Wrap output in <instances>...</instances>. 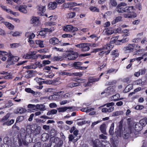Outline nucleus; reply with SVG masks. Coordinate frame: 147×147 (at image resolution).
Returning a JSON list of instances; mask_svg holds the SVG:
<instances>
[{"instance_id": "09e8293b", "label": "nucleus", "mask_w": 147, "mask_h": 147, "mask_svg": "<svg viewBox=\"0 0 147 147\" xmlns=\"http://www.w3.org/2000/svg\"><path fill=\"white\" fill-rule=\"evenodd\" d=\"M109 1L110 4L113 6H116L117 5L116 0H109Z\"/></svg>"}, {"instance_id": "f03ea898", "label": "nucleus", "mask_w": 147, "mask_h": 147, "mask_svg": "<svg viewBox=\"0 0 147 147\" xmlns=\"http://www.w3.org/2000/svg\"><path fill=\"white\" fill-rule=\"evenodd\" d=\"M136 44H127L123 49V51L126 53H129L133 51Z\"/></svg>"}, {"instance_id": "ddd939ff", "label": "nucleus", "mask_w": 147, "mask_h": 147, "mask_svg": "<svg viewBox=\"0 0 147 147\" xmlns=\"http://www.w3.org/2000/svg\"><path fill=\"white\" fill-rule=\"evenodd\" d=\"M49 42L51 44L53 45L59 44L60 43V41H59V40L55 37H53L51 38L49 40Z\"/></svg>"}, {"instance_id": "680f3d73", "label": "nucleus", "mask_w": 147, "mask_h": 147, "mask_svg": "<svg viewBox=\"0 0 147 147\" xmlns=\"http://www.w3.org/2000/svg\"><path fill=\"white\" fill-rule=\"evenodd\" d=\"M49 107L51 108H56L57 107V105L56 103L52 102L49 104Z\"/></svg>"}, {"instance_id": "5fc2aeb1", "label": "nucleus", "mask_w": 147, "mask_h": 147, "mask_svg": "<svg viewBox=\"0 0 147 147\" xmlns=\"http://www.w3.org/2000/svg\"><path fill=\"white\" fill-rule=\"evenodd\" d=\"M49 18H51L50 19V21L51 22H53L55 21L57 19V16H51L49 17Z\"/></svg>"}, {"instance_id": "49530a36", "label": "nucleus", "mask_w": 147, "mask_h": 147, "mask_svg": "<svg viewBox=\"0 0 147 147\" xmlns=\"http://www.w3.org/2000/svg\"><path fill=\"white\" fill-rule=\"evenodd\" d=\"M25 90L26 92L28 93H31L32 94H35V92L30 88H26L25 89Z\"/></svg>"}, {"instance_id": "052dcab7", "label": "nucleus", "mask_w": 147, "mask_h": 147, "mask_svg": "<svg viewBox=\"0 0 147 147\" xmlns=\"http://www.w3.org/2000/svg\"><path fill=\"white\" fill-rule=\"evenodd\" d=\"M13 103L11 101H8L6 104V107H10L13 106Z\"/></svg>"}, {"instance_id": "4468645a", "label": "nucleus", "mask_w": 147, "mask_h": 147, "mask_svg": "<svg viewBox=\"0 0 147 147\" xmlns=\"http://www.w3.org/2000/svg\"><path fill=\"white\" fill-rule=\"evenodd\" d=\"M38 17H34L32 18L31 20L32 23L38 26L40 23Z\"/></svg>"}, {"instance_id": "4be33fe9", "label": "nucleus", "mask_w": 147, "mask_h": 147, "mask_svg": "<svg viewBox=\"0 0 147 147\" xmlns=\"http://www.w3.org/2000/svg\"><path fill=\"white\" fill-rule=\"evenodd\" d=\"M64 93V92L62 91L56 92L54 94L49 96L48 98V99L49 100H54L56 96L60 95L61 94H63Z\"/></svg>"}, {"instance_id": "864d4df0", "label": "nucleus", "mask_w": 147, "mask_h": 147, "mask_svg": "<svg viewBox=\"0 0 147 147\" xmlns=\"http://www.w3.org/2000/svg\"><path fill=\"white\" fill-rule=\"evenodd\" d=\"M136 47L135 50L137 51L136 52L138 53V52H140L141 51L142 49H141V47L138 45H136L135 46Z\"/></svg>"}, {"instance_id": "473e14b6", "label": "nucleus", "mask_w": 147, "mask_h": 147, "mask_svg": "<svg viewBox=\"0 0 147 147\" xmlns=\"http://www.w3.org/2000/svg\"><path fill=\"white\" fill-rule=\"evenodd\" d=\"M122 17L121 16H118L116 17V18L112 22V24H114L116 23L119 22L121 20Z\"/></svg>"}, {"instance_id": "1a4fd4ad", "label": "nucleus", "mask_w": 147, "mask_h": 147, "mask_svg": "<svg viewBox=\"0 0 147 147\" xmlns=\"http://www.w3.org/2000/svg\"><path fill=\"white\" fill-rule=\"evenodd\" d=\"M0 74L3 75V78L7 80L12 78V76L7 72L4 71L0 72Z\"/></svg>"}, {"instance_id": "c756f323", "label": "nucleus", "mask_w": 147, "mask_h": 147, "mask_svg": "<svg viewBox=\"0 0 147 147\" xmlns=\"http://www.w3.org/2000/svg\"><path fill=\"white\" fill-rule=\"evenodd\" d=\"M35 43L40 48H43L44 47V44H43V41L39 40H37L35 41Z\"/></svg>"}, {"instance_id": "2f4dec72", "label": "nucleus", "mask_w": 147, "mask_h": 147, "mask_svg": "<svg viewBox=\"0 0 147 147\" xmlns=\"http://www.w3.org/2000/svg\"><path fill=\"white\" fill-rule=\"evenodd\" d=\"M80 84L79 83L71 82L67 85L68 87L70 88H73L77 86H79Z\"/></svg>"}, {"instance_id": "412c9836", "label": "nucleus", "mask_w": 147, "mask_h": 147, "mask_svg": "<svg viewBox=\"0 0 147 147\" xmlns=\"http://www.w3.org/2000/svg\"><path fill=\"white\" fill-rule=\"evenodd\" d=\"M72 26L71 25H67L64 26L63 29L65 31L70 32L72 31Z\"/></svg>"}, {"instance_id": "0e129e2a", "label": "nucleus", "mask_w": 147, "mask_h": 147, "mask_svg": "<svg viewBox=\"0 0 147 147\" xmlns=\"http://www.w3.org/2000/svg\"><path fill=\"white\" fill-rule=\"evenodd\" d=\"M115 71V69H114L111 68L109 69V70H107L104 72V73L106 74H110L111 73Z\"/></svg>"}, {"instance_id": "6e6552de", "label": "nucleus", "mask_w": 147, "mask_h": 147, "mask_svg": "<svg viewBox=\"0 0 147 147\" xmlns=\"http://www.w3.org/2000/svg\"><path fill=\"white\" fill-rule=\"evenodd\" d=\"M90 44L88 43H82V50L84 51H88L90 49Z\"/></svg>"}, {"instance_id": "c85d7f7f", "label": "nucleus", "mask_w": 147, "mask_h": 147, "mask_svg": "<svg viewBox=\"0 0 147 147\" xmlns=\"http://www.w3.org/2000/svg\"><path fill=\"white\" fill-rule=\"evenodd\" d=\"M133 88V85L132 84H129L125 87L124 91L125 92H127L132 89Z\"/></svg>"}, {"instance_id": "2eb2a0df", "label": "nucleus", "mask_w": 147, "mask_h": 147, "mask_svg": "<svg viewBox=\"0 0 147 147\" xmlns=\"http://www.w3.org/2000/svg\"><path fill=\"white\" fill-rule=\"evenodd\" d=\"M26 111V109L22 107H19L15 110V113H19L20 114H22L24 113Z\"/></svg>"}, {"instance_id": "9b49d317", "label": "nucleus", "mask_w": 147, "mask_h": 147, "mask_svg": "<svg viewBox=\"0 0 147 147\" xmlns=\"http://www.w3.org/2000/svg\"><path fill=\"white\" fill-rule=\"evenodd\" d=\"M72 109V107H59L57 108L59 113L64 112H65L67 109L71 110Z\"/></svg>"}, {"instance_id": "e2e57ef3", "label": "nucleus", "mask_w": 147, "mask_h": 147, "mask_svg": "<svg viewBox=\"0 0 147 147\" xmlns=\"http://www.w3.org/2000/svg\"><path fill=\"white\" fill-rule=\"evenodd\" d=\"M102 121V120H98L96 121H95V122H93L92 123V124L91 125V127L92 128H93L94 127L95 125H96L98 123L101 122Z\"/></svg>"}, {"instance_id": "a19ab883", "label": "nucleus", "mask_w": 147, "mask_h": 147, "mask_svg": "<svg viewBox=\"0 0 147 147\" xmlns=\"http://www.w3.org/2000/svg\"><path fill=\"white\" fill-rule=\"evenodd\" d=\"M9 116L6 115L4 116L2 119L0 120V122L3 123L6 122L8 120L9 118Z\"/></svg>"}, {"instance_id": "f257e3e1", "label": "nucleus", "mask_w": 147, "mask_h": 147, "mask_svg": "<svg viewBox=\"0 0 147 147\" xmlns=\"http://www.w3.org/2000/svg\"><path fill=\"white\" fill-rule=\"evenodd\" d=\"M78 54L76 52L72 51L69 52L65 55V58L69 60H74L78 57Z\"/></svg>"}, {"instance_id": "37998d69", "label": "nucleus", "mask_w": 147, "mask_h": 147, "mask_svg": "<svg viewBox=\"0 0 147 147\" xmlns=\"http://www.w3.org/2000/svg\"><path fill=\"white\" fill-rule=\"evenodd\" d=\"M114 47L113 45H110V44H107L106 45H105L103 47L107 48L105 49L108 50V51H110L111 49H112Z\"/></svg>"}, {"instance_id": "f3484780", "label": "nucleus", "mask_w": 147, "mask_h": 147, "mask_svg": "<svg viewBox=\"0 0 147 147\" xmlns=\"http://www.w3.org/2000/svg\"><path fill=\"white\" fill-rule=\"evenodd\" d=\"M27 6L26 5H21L18 8V10L21 12L26 13L27 11L26 9Z\"/></svg>"}, {"instance_id": "aec40b11", "label": "nucleus", "mask_w": 147, "mask_h": 147, "mask_svg": "<svg viewBox=\"0 0 147 147\" xmlns=\"http://www.w3.org/2000/svg\"><path fill=\"white\" fill-rule=\"evenodd\" d=\"M107 126L105 124H102L100 127V130L102 133L105 134H106V129Z\"/></svg>"}, {"instance_id": "8fccbe9b", "label": "nucleus", "mask_w": 147, "mask_h": 147, "mask_svg": "<svg viewBox=\"0 0 147 147\" xmlns=\"http://www.w3.org/2000/svg\"><path fill=\"white\" fill-rule=\"evenodd\" d=\"M11 47L12 48H17L20 46V43H13L10 45Z\"/></svg>"}, {"instance_id": "20e7f679", "label": "nucleus", "mask_w": 147, "mask_h": 147, "mask_svg": "<svg viewBox=\"0 0 147 147\" xmlns=\"http://www.w3.org/2000/svg\"><path fill=\"white\" fill-rule=\"evenodd\" d=\"M106 48L105 47H102V48L95 49L94 51V52H99L98 54L100 56H103L104 54H105L107 55L110 53L109 51H106L105 50Z\"/></svg>"}, {"instance_id": "72a5a7b5", "label": "nucleus", "mask_w": 147, "mask_h": 147, "mask_svg": "<svg viewBox=\"0 0 147 147\" xmlns=\"http://www.w3.org/2000/svg\"><path fill=\"white\" fill-rule=\"evenodd\" d=\"M114 127V124L113 123L111 124L109 131V133L110 135H113V134Z\"/></svg>"}, {"instance_id": "de8ad7c7", "label": "nucleus", "mask_w": 147, "mask_h": 147, "mask_svg": "<svg viewBox=\"0 0 147 147\" xmlns=\"http://www.w3.org/2000/svg\"><path fill=\"white\" fill-rule=\"evenodd\" d=\"M24 119V117L22 116H18L16 119V123L22 121Z\"/></svg>"}, {"instance_id": "a18cd8bd", "label": "nucleus", "mask_w": 147, "mask_h": 147, "mask_svg": "<svg viewBox=\"0 0 147 147\" xmlns=\"http://www.w3.org/2000/svg\"><path fill=\"white\" fill-rule=\"evenodd\" d=\"M75 13L74 12H72L68 13L67 15V18H72L75 16Z\"/></svg>"}, {"instance_id": "c9c22d12", "label": "nucleus", "mask_w": 147, "mask_h": 147, "mask_svg": "<svg viewBox=\"0 0 147 147\" xmlns=\"http://www.w3.org/2000/svg\"><path fill=\"white\" fill-rule=\"evenodd\" d=\"M89 9L92 12H99V9L95 6H91L89 8Z\"/></svg>"}, {"instance_id": "774afa93", "label": "nucleus", "mask_w": 147, "mask_h": 147, "mask_svg": "<svg viewBox=\"0 0 147 147\" xmlns=\"http://www.w3.org/2000/svg\"><path fill=\"white\" fill-rule=\"evenodd\" d=\"M142 55L143 57L144 61H145L147 60V52L144 53Z\"/></svg>"}, {"instance_id": "b1692460", "label": "nucleus", "mask_w": 147, "mask_h": 147, "mask_svg": "<svg viewBox=\"0 0 147 147\" xmlns=\"http://www.w3.org/2000/svg\"><path fill=\"white\" fill-rule=\"evenodd\" d=\"M123 16L125 18H135L136 17V15H133L131 13H127L124 14L123 15Z\"/></svg>"}, {"instance_id": "69168bd1", "label": "nucleus", "mask_w": 147, "mask_h": 147, "mask_svg": "<svg viewBox=\"0 0 147 147\" xmlns=\"http://www.w3.org/2000/svg\"><path fill=\"white\" fill-rule=\"evenodd\" d=\"M139 123H140V124H141V125H142V127L143 126L145 125L146 123V120L145 119H143L141 120Z\"/></svg>"}, {"instance_id": "f704fd0d", "label": "nucleus", "mask_w": 147, "mask_h": 147, "mask_svg": "<svg viewBox=\"0 0 147 147\" xmlns=\"http://www.w3.org/2000/svg\"><path fill=\"white\" fill-rule=\"evenodd\" d=\"M41 129V128L40 127H38L33 131V134L34 135L39 134L40 132Z\"/></svg>"}, {"instance_id": "a878e982", "label": "nucleus", "mask_w": 147, "mask_h": 147, "mask_svg": "<svg viewBox=\"0 0 147 147\" xmlns=\"http://www.w3.org/2000/svg\"><path fill=\"white\" fill-rule=\"evenodd\" d=\"M135 130L138 131L141 130L142 127L141 124L139 123H137L135 124V127H134Z\"/></svg>"}, {"instance_id": "dca6fc26", "label": "nucleus", "mask_w": 147, "mask_h": 147, "mask_svg": "<svg viewBox=\"0 0 147 147\" xmlns=\"http://www.w3.org/2000/svg\"><path fill=\"white\" fill-rule=\"evenodd\" d=\"M51 59L53 61H60L63 59V57L60 56L56 55L54 56L51 57Z\"/></svg>"}, {"instance_id": "9d476101", "label": "nucleus", "mask_w": 147, "mask_h": 147, "mask_svg": "<svg viewBox=\"0 0 147 147\" xmlns=\"http://www.w3.org/2000/svg\"><path fill=\"white\" fill-rule=\"evenodd\" d=\"M13 55L11 53L9 52L8 56V58L7 61V63L9 65H12L14 64L13 61Z\"/></svg>"}, {"instance_id": "393cba45", "label": "nucleus", "mask_w": 147, "mask_h": 147, "mask_svg": "<svg viewBox=\"0 0 147 147\" xmlns=\"http://www.w3.org/2000/svg\"><path fill=\"white\" fill-rule=\"evenodd\" d=\"M116 11L119 13L126 12L125 7H117L116 9Z\"/></svg>"}, {"instance_id": "4d7b16f0", "label": "nucleus", "mask_w": 147, "mask_h": 147, "mask_svg": "<svg viewBox=\"0 0 147 147\" xmlns=\"http://www.w3.org/2000/svg\"><path fill=\"white\" fill-rule=\"evenodd\" d=\"M114 98V101L119 100V98L120 97V94H117L113 95Z\"/></svg>"}, {"instance_id": "7c9ffc66", "label": "nucleus", "mask_w": 147, "mask_h": 147, "mask_svg": "<svg viewBox=\"0 0 147 147\" xmlns=\"http://www.w3.org/2000/svg\"><path fill=\"white\" fill-rule=\"evenodd\" d=\"M49 138V134L47 133H45L42 135L41 139L43 141H46L48 140Z\"/></svg>"}, {"instance_id": "7ed1b4c3", "label": "nucleus", "mask_w": 147, "mask_h": 147, "mask_svg": "<svg viewBox=\"0 0 147 147\" xmlns=\"http://www.w3.org/2000/svg\"><path fill=\"white\" fill-rule=\"evenodd\" d=\"M36 53V51L30 52L24 55L23 56V57L26 59H36L39 56H41L40 55H37L35 56Z\"/></svg>"}, {"instance_id": "a211bd4d", "label": "nucleus", "mask_w": 147, "mask_h": 147, "mask_svg": "<svg viewBox=\"0 0 147 147\" xmlns=\"http://www.w3.org/2000/svg\"><path fill=\"white\" fill-rule=\"evenodd\" d=\"M57 6V4L56 2H51L48 5V8L49 9H54Z\"/></svg>"}, {"instance_id": "603ef678", "label": "nucleus", "mask_w": 147, "mask_h": 147, "mask_svg": "<svg viewBox=\"0 0 147 147\" xmlns=\"http://www.w3.org/2000/svg\"><path fill=\"white\" fill-rule=\"evenodd\" d=\"M5 11L7 13H9L10 14H12L15 16H16V12L13 11L10 9L7 8Z\"/></svg>"}, {"instance_id": "58836bf2", "label": "nucleus", "mask_w": 147, "mask_h": 147, "mask_svg": "<svg viewBox=\"0 0 147 147\" xmlns=\"http://www.w3.org/2000/svg\"><path fill=\"white\" fill-rule=\"evenodd\" d=\"M125 9L126 12H131L134 10V8L133 6L126 7Z\"/></svg>"}, {"instance_id": "cd10ccee", "label": "nucleus", "mask_w": 147, "mask_h": 147, "mask_svg": "<svg viewBox=\"0 0 147 147\" xmlns=\"http://www.w3.org/2000/svg\"><path fill=\"white\" fill-rule=\"evenodd\" d=\"M25 36L26 37L29 38L28 39H32L34 38L35 35L34 33L31 34L28 32L25 34Z\"/></svg>"}, {"instance_id": "c03bdc74", "label": "nucleus", "mask_w": 147, "mask_h": 147, "mask_svg": "<svg viewBox=\"0 0 147 147\" xmlns=\"http://www.w3.org/2000/svg\"><path fill=\"white\" fill-rule=\"evenodd\" d=\"M21 33L19 32H11L10 34L11 35L13 36H19Z\"/></svg>"}, {"instance_id": "0eeeda50", "label": "nucleus", "mask_w": 147, "mask_h": 147, "mask_svg": "<svg viewBox=\"0 0 147 147\" xmlns=\"http://www.w3.org/2000/svg\"><path fill=\"white\" fill-rule=\"evenodd\" d=\"M104 33L107 35H111L115 32L114 29L111 28H109L105 29L103 31Z\"/></svg>"}, {"instance_id": "39448f33", "label": "nucleus", "mask_w": 147, "mask_h": 147, "mask_svg": "<svg viewBox=\"0 0 147 147\" xmlns=\"http://www.w3.org/2000/svg\"><path fill=\"white\" fill-rule=\"evenodd\" d=\"M116 92L115 87L114 86H110L105 89L101 93L102 95L105 94V96H107V94H112Z\"/></svg>"}, {"instance_id": "13d9d810", "label": "nucleus", "mask_w": 147, "mask_h": 147, "mask_svg": "<svg viewBox=\"0 0 147 147\" xmlns=\"http://www.w3.org/2000/svg\"><path fill=\"white\" fill-rule=\"evenodd\" d=\"M89 37L91 38L92 39H93L95 38H96V39H95V40L96 41L99 38V37H97V35L95 34H92L90 35L89 36Z\"/></svg>"}, {"instance_id": "bf43d9fd", "label": "nucleus", "mask_w": 147, "mask_h": 147, "mask_svg": "<svg viewBox=\"0 0 147 147\" xmlns=\"http://www.w3.org/2000/svg\"><path fill=\"white\" fill-rule=\"evenodd\" d=\"M144 108V107L143 105H138L136 106L135 109L137 110H142Z\"/></svg>"}, {"instance_id": "ea45409f", "label": "nucleus", "mask_w": 147, "mask_h": 147, "mask_svg": "<svg viewBox=\"0 0 147 147\" xmlns=\"http://www.w3.org/2000/svg\"><path fill=\"white\" fill-rule=\"evenodd\" d=\"M119 36H117L114 37L111 39L110 42L111 44H113L116 43V41L118 39Z\"/></svg>"}, {"instance_id": "f8f14e48", "label": "nucleus", "mask_w": 147, "mask_h": 147, "mask_svg": "<svg viewBox=\"0 0 147 147\" xmlns=\"http://www.w3.org/2000/svg\"><path fill=\"white\" fill-rule=\"evenodd\" d=\"M114 109L113 107H111L109 108H103L102 109V112L103 113H110L113 111Z\"/></svg>"}, {"instance_id": "338daca9", "label": "nucleus", "mask_w": 147, "mask_h": 147, "mask_svg": "<svg viewBox=\"0 0 147 147\" xmlns=\"http://www.w3.org/2000/svg\"><path fill=\"white\" fill-rule=\"evenodd\" d=\"M129 40V38L127 37L121 40V41L122 43H125L127 42Z\"/></svg>"}, {"instance_id": "bb28decb", "label": "nucleus", "mask_w": 147, "mask_h": 147, "mask_svg": "<svg viewBox=\"0 0 147 147\" xmlns=\"http://www.w3.org/2000/svg\"><path fill=\"white\" fill-rule=\"evenodd\" d=\"M33 71L28 70L25 72V73L26 74L24 75V76L27 78H29L32 76V73H33Z\"/></svg>"}, {"instance_id": "423d86ee", "label": "nucleus", "mask_w": 147, "mask_h": 147, "mask_svg": "<svg viewBox=\"0 0 147 147\" xmlns=\"http://www.w3.org/2000/svg\"><path fill=\"white\" fill-rule=\"evenodd\" d=\"M82 63L80 62H75L73 64V66L76 69H86L87 67H81Z\"/></svg>"}, {"instance_id": "5701e85b", "label": "nucleus", "mask_w": 147, "mask_h": 147, "mask_svg": "<svg viewBox=\"0 0 147 147\" xmlns=\"http://www.w3.org/2000/svg\"><path fill=\"white\" fill-rule=\"evenodd\" d=\"M3 23L9 29L13 30L14 28V26L9 22L4 21Z\"/></svg>"}, {"instance_id": "3c124183", "label": "nucleus", "mask_w": 147, "mask_h": 147, "mask_svg": "<svg viewBox=\"0 0 147 147\" xmlns=\"http://www.w3.org/2000/svg\"><path fill=\"white\" fill-rule=\"evenodd\" d=\"M25 68L27 69H35L36 68V66L34 64H32L30 65H28L25 67Z\"/></svg>"}, {"instance_id": "79ce46f5", "label": "nucleus", "mask_w": 147, "mask_h": 147, "mask_svg": "<svg viewBox=\"0 0 147 147\" xmlns=\"http://www.w3.org/2000/svg\"><path fill=\"white\" fill-rule=\"evenodd\" d=\"M123 112L121 111H117L114 112L113 113L112 115L114 116H118L120 115H122L123 114Z\"/></svg>"}, {"instance_id": "6e6d98bb", "label": "nucleus", "mask_w": 147, "mask_h": 147, "mask_svg": "<svg viewBox=\"0 0 147 147\" xmlns=\"http://www.w3.org/2000/svg\"><path fill=\"white\" fill-rule=\"evenodd\" d=\"M134 84L136 85H140L142 86V80L139 79L135 81L134 82Z\"/></svg>"}, {"instance_id": "6ab92c4d", "label": "nucleus", "mask_w": 147, "mask_h": 147, "mask_svg": "<svg viewBox=\"0 0 147 147\" xmlns=\"http://www.w3.org/2000/svg\"><path fill=\"white\" fill-rule=\"evenodd\" d=\"M45 106L44 104H37L36 105V108L38 110H39L40 111H44L46 110L45 108Z\"/></svg>"}, {"instance_id": "4c0bfd02", "label": "nucleus", "mask_w": 147, "mask_h": 147, "mask_svg": "<svg viewBox=\"0 0 147 147\" xmlns=\"http://www.w3.org/2000/svg\"><path fill=\"white\" fill-rule=\"evenodd\" d=\"M38 9L41 12H45L46 10L45 6L40 5L38 6Z\"/></svg>"}, {"instance_id": "e433bc0d", "label": "nucleus", "mask_w": 147, "mask_h": 147, "mask_svg": "<svg viewBox=\"0 0 147 147\" xmlns=\"http://www.w3.org/2000/svg\"><path fill=\"white\" fill-rule=\"evenodd\" d=\"M57 112V110L56 109H52L49 111L47 113V115L50 116L52 115H54L56 114Z\"/></svg>"}]
</instances>
